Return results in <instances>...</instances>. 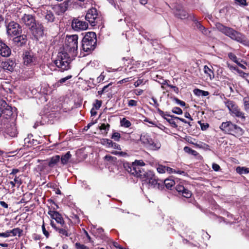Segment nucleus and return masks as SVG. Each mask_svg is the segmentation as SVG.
<instances>
[{
  "label": "nucleus",
  "instance_id": "1",
  "mask_svg": "<svg viewBox=\"0 0 249 249\" xmlns=\"http://www.w3.org/2000/svg\"><path fill=\"white\" fill-rule=\"evenodd\" d=\"M145 163L142 160H135L132 163L124 162V167L129 174L135 177L144 179L149 187L160 189L162 188L163 182L158 179L151 171L146 172L142 168L145 166Z\"/></svg>",
  "mask_w": 249,
  "mask_h": 249
},
{
  "label": "nucleus",
  "instance_id": "2",
  "mask_svg": "<svg viewBox=\"0 0 249 249\" xmlns=\"http://www.w3.org/2000/svg\"><path fill=\"white\" fill-rule=\"evenodd\" d=\"M96 35L94 32L87 33L82 41V50L89 54L93 51L96 46Z\"/></svg>",
  "mask_w": 249,
  "mask_h": 249
},
{
  "label": "nucleus",
  "instance_id": "3",
  "mask_svg": "<svg viewBox=\"0 0 249 249\" xmlns=\"http://www.w3.org/2000/svg\"><path fill=\"white\" fill-rule=\"evenodd\" d=\"M71 58L70 55L65 51H61L58 53L54 63L59 69V71L63 72L69 70L71 68Z\"/></svg>",
  "mask_w": 249,
  "mask_h": 249
},
{
  "label": "nucleus",
  "instance_id": "4",
  "mask_svg": "<svg viewBox=\"0 0 249 249\" xmlns=\"http://www.w3.org/2000/svg\"><path fill=\"white\" fill-rule=\"evenodd\" d=\"M219 128L224 133L234 136L236 135L241 136L244 133V130L241 127L232 123L231 121L222 123Z\"/></svg>",
  "mask_w": 249,
  "mask_h": 249
},
{
  "label": "nucleus",
  "instance_id": "5",
  "mask_svg": "<svg viewBox=\"0 0 249 249\" xmlns=\"http://www.w3.org/2000/svg\"><path fill=\"white\" fill-rule=\"evenodd\" d=\"M85 19L92 26H100L103 24V17L98 13L96 8L89 9L85 16Z\"/></svg>",
  "mask_w": 249,
  "mask_h": 249
},
{
  "label": "nucleus",
  "instance_id": "6",
  "mask_svg": "<svg viewBox=\"0 0 249 249\" xmlns=\"http://www.w3.org/2000/svg\"><path fill=\"white\" fill-rule=\"evenodd\" d=\"M78 36L76 35H67L66 37L64 49L70 53L76 54L78 49Z\"/></svg>",
  "mask_w": 249,
  "mask_h": 249
},
{
  "label": "nucleus",
  "instance_id": "7",
  "mask_svg": "<svg viewBox=\"0 0 249 249\" xmlns=\"http://www.w3.org/2000/svg\"><path fill=\"white\" fill-rule=\"evenodd\" d=\"M224 103L231 116L236 117L243 121L245 120L246 116L245 113L241 110L240 108L234 102L230 100H226Z\"/></svg>",
  "mask_w": 249,
  "mask_h": 249
},
{
  "label": "nucleus",
  "instance_id": "8",
  "mask_svg": "<svg viewBox=\"0 0 249 249\" xmlns=\"http://www.w3.org/2000/svg\"><path fill=\"white\" fill-rule=\"evenodd\" d=\"M6 32L8 36H18L22 32L21 27L18 23L11 21L6 25Z\"/></svg>",
  "mask_w": 249,
  "mask_h": 249
},
{
  "label": "nucleus",
  "instance_id": "9",
  "mask_svg": "<svg viewBox=\"0 0 249 249\" xmlns=\"http://www.w3.org/2000/svg\"><path fill=\"white\" fill-rule=\"evenodd\" d=\"M22 58L24 65L28 67L35 65L37 62L36 57L31 52H25L23 53Z\"/></svg>",
  "mask_w": 249,
  "mask_h": 249
},
{
  "label": "nucleus",
  "instance_id": "10",
  "mask_svg": "<svg viewBox=\"0 0 249 249\" xmlns=\"http://www.w3.org/2000/svg\"><path fill=\"white\" fill-rule=\"evenodd\" d=\"M30 30L34 38L38 40L44 35V27L42 23L36 22Z\"/></svg>",
  "mask_w": 249,
  "mask_h": 249
},
{
  "label": "nucleus",
  "instance_id": "11",
  "mask_svg": "<svg viewBox=\"0 0 249 249\" xmlns=\"http://www.w3.org/2000/svg\"><path fill=\"white\" fill-rule=\"evenodd\" d=\"M226 36L240 43L245 41V36L232 28H230Z\"/></svg>",
  "mask_w": 249,
  "mask_h": 249
},
{
  "label": "nucleus",
  "instance_id": "12",
  "mask_svg": "<svg viewBox=\"0 0 249 249\" xmlns=\"http://www.w3.org/2000/svg\"><path fill=\"white\" fill-rule=\"evenodd\" d=\"M72 28L77 31L85 30L88 28V24L87 22L82 21L79 18H74L71 22Z\"/></svg>",
  "mask_w": 249,
  "mask_h": 249
},
{
  "label": "nucleus",
  "instance_id": "13",
  "mask_svg": "<svg viewBox=\"0 0 249 249\" xmlns=\"http://www.w3.org/2000/svg\"><path fill=\"white\" fill-rule=\"evenodd\" d=\"M13 114L11 107L8 106L5 101H3L1 107H0V117L6 119L10 118Z\"/></svg>",
  "mask_w": 249,
  "mask_h": 249
},
{
  "label": "nucleus",
  "instance_id": "14",
  "mask_svg": "<svg viewBox=\"0 0 249 249\" xmlns=\"http://www.w3.org/2000/svg\"><path fill=\"white\" fill-rule=\"evenodd\" d=\"M16 66V63L15 60L11 59H7L2 61L0 64V67L4 71H13Z\"/></svg>",
  "mask_w": 249,
  "mask_h": 249
},
{
  "label": "nucleus",
  "instance_id": "15",
  "mask_svg": "<svg viewBox=\"0 0 249 249\" xmlns=\"http://www.w3.org/2000/svg\"><path fill=\"white\" fill-rule=\"evenodd\" d=\"M21 21L26 26L29 27V29L33 28L36 23L35 17L30 14H24L21 18Z\"/></svg>",
  "mask_w": 249,
  "mask_h": 249
},
{
  "label": "nucleus",
  "instance_id": "16",
  "mask_svg": "<svg viewBox=\"0 0 249 249\" xmlns=\"http://www.w3.org/2000/svg\"><path fill=\"white\" fill-rule=\"evenodd\" d=\"M50 225L61 236L68 237L71 234L69 233L68 227L66 225V224L64 225V226L63 227L61 226H57L53 221H51Z\"/></svg>",
  "mask_w": 249,
  "mask_h": 249
},
{
  "label": "nucleus",
  "instance_id": "17",
  "mask_svg": "<svg viewBox=\"0 0 249 249\" xmlns=\"http://www.w3.org/2000/svg\"><path fill=\"white\" fill-rule=\"evenodd\" d=\"M175 188L178 194L182 195L183 197L186 198H190L191 197V192L184 186L181 183L177 184Z\"/></svg>",
  "mask_w": 249,
  "mask_h": 249
},
{
  "label": "nucleus",
  "instance_id": "18",
  "mask_svg": "<svg viewBox=\"0 0 249 249\" xmlns=\"http://www.w3.org/2000/svg\"><path fill=\"white\" fill-rule=\"evenodd\" d=\"M40 14L47 23H53L55 20V16L51 10H40Z\"/></svg>",
  "mask_w": 249,
  "mask_h": 249
},
{
  "label": "nucleus",
  "instance_id": "19",
  "mask_svg": "<svg viewBox=\"0 0 249 249\" xmlns=\"http://www.w3.org/2000/svg\"><path fill=\"white\" fill-rule=\"evenodd\" d=\"M11 53V49L0 39V55L2 57H7L9 56Z\"/></svg>",
  "mask_w": 249,
  "mask_h": 249
},
{
  "label": "nucleus",
  "instance_id": "20",
  "mask_svg": "<svg viewBox=\"0 0 249 249\" xmlns=\"http://www.w3.org/2000/svg\"><path fill=\"white\" fill-rule=\"evenodd\" d=\"M48 214L59 224V226L63 227L65 224L61 215L58 212L50 210L48 212Z\"/></svg>",
  "mask_w": 249,
  "mask_h": 249
},
{
  "label": "nucleus",
  "instance_id": "21",
  "mask_svg": "<svg viewBox=\"0 0 249 249\" xmlns=\"http://www.w3.org/2000/svg\"><path fill=\"white\" fill-rule=\"evenodd\" d=\"M14 37L12 41L14 44L18 47H21L26 44L27 37L25 35H18Z\"/></svg>",
  "mask_w": 249,
  "mask_h": 249
},
{
  "label": "nucleus",
  "instance_id": "22",
  "mask_svg": "<svg viewBox=\"0 0 249 249\" xmlns=\"http://www.w3.org/2000/svg\"><path fill=\"white\" fill-rule=\"evenodd\" d=\"M24 141L25 144H26L27 147L36 146L39 143L37 140L33 138V136L32 134L28 135L27 137L24 139Z\"/></svg>",
  "mask_w": 249,
  "mask_h": 249
},
{
  "label": "nucleus",
  "instance_id": "23",
  "mask_svg": "<svg viewBox=\"0 0 249 249\" xmlns=\"http://www.w3.org/2000/svg\"><path fill=\"white\" fill-rule=\"evenodd\" d=\"M14 178L13 181H10L8 182V185L9 186H11V188H14L16 185L18 187H19L21 184L22 183V181L21 180V179L19 178V177H18L17 176H15Z\"/></svg>",
  "mask_w": 249,
  "mask_h": 249
},
{
  "label": "nucleus",
  "instance_id": "24",
  "mask_svg": "<svg viewBox=\"0 0 249 249\" xmlns=\"http://www.w3.org/2000/svg\"><path fill=\"white\" fill-rule=\"evenodd\" d=\"M72 3V0H65L63 2L58 5L60 11L64 14L68 9L69 6Z\"/></svg>",
  "mask_w": 249,
  "mask_h": 249
},
{
  "label": "nucleus",
  "instance_id": "25",
  "mask_svg": "<svg viewBox=\"0 0 249 249\" xmlns=\"http://www.w3.org/2000/svg\"><path fill=\"white\" fill-rule=\"evenodd\" d=\"M152 140L151 137L147 134H142L140 137V141L147 147L149 144H150V142H152Z\"/></svg>",
  "mask_w": 249,
  "mask_h": 249
},
{
  "label": "nucleus",
  "instance_id": "26",
  "mask_svg": "<svg viewBox=\"0 0 249 249\" xmlns=\"http://www.w3.org/2000/svg\"><path fill=\"white\" fill-rule=\"evenodd\" d=\"M60 160V156L55 155L53 156L49 160L48 165L50 168L54 167Z\"/></svg>",
  "mask_w": 249,
  "mask_h": 249
},
{
  "label": "nucleus",
  "instance_id": "27",
  "mask_svg": "<svg viewBox=\"0 0 249 249\" xmlns=\"http://www.w3.org/2000/svg\"><path fill=\"white\" fill-rule=\"evenodd\" d=\"M104 159L107 165H114L117 162V158L110 155H106Z\"/></svg>",
  "mask_w": 249,
  "mask_h": 249
},
{
  "label": "nucleus",
  "instance_id": "28",
  "mask_svg": "<svg viewBox=\"0 0 249 249\" xmlns=\"http://www.w3.org/2000/svg\"><path fill=\"white\" fill-rule=\"evenodd\" d=\"M216 28L222 33L226 35L227 32L229 30H230L231 27H227L223 25L220 22H217L215 23Z\"/></svg>",
  "mask_w": 249,
  "mask_h": 249
},
{
  "label": "nucleus",
  "instance_id": "29",
  "mask_svg": "<svg viewBox=\"0 0 249 249\" xmlns=\"http://www.w3.org/2000/svg\"><path fill=\"white\" fill-rule=\"evenodd\" d=\"M150 149L156 150L160 148L161 147L160 143L158 141H153L152 140V142L147 146Z\"/></svg>",
  "mask_w": 249,
  "mask_h": 249
},
{
  "label": "nucleus",
  "instance_id": "30",
  "mask_svg": "<svg viewBox=\"0 0 249 249\" xmlns=\"http://www.w3.org/2000/svg\"><path fill=\"white\" fill-rule=\"evenodd\" d=\"M71 157V155L70 151L67 152L65 155L62 156L60 159L62 164L63 165L67 164Z\"/></svg>",
  "mask_w": 249,
  "mask_h": 249
},
{
  "label": "nucleus",
  "instance_id": "31",
  "mask_svg": "<svg viewBox=\"0 0 249 249\" xmlns=\"http://www.w3.org/2000/svg\"><path fill=\"white\" fill-rule=\"evenodd\" d=\"M204 72L211 80L214 78V75L213 71L207 65H205L204 67Z\"/></svg>",
  "mask_w": 249,
  "mask_h": 249
},
{
  "label": "nucleus",
  "instance_id": "32",
  "mask_svg": "<svg viewBox=\"0 0 249 249\" xmlns=\"http://www.w3.org/2000/svg\"><path fill=\"white\" fill-rule=\"evenodd\" d=\"M195 95L197 96H207L209 94V92L207 91H204L198 89H195L193 90Z\"/></svg>",
  "mask_w": 249,
  "mask_h": 249
},
{
  "label": "nucleus",
  "instance_id": "33",
  "mask_svg": "<svg viewBox=\"0 0 249 249\" xmlns=\"http://www.w3.org/2000/svg\"><path fill=\"white\" fill-rule=\"evenodd\" d=\"M196 26L202 34L208 35L209 31L200 22L196 21L195 23Z\"/></svg>",
  "mask_w": 249,
  "mask_h": 249
},
{
  "label": "nucleus",
  "instance_id": "34",
  "mask_svg": "<svg viewBox=\"0 0 249 249\" xmlns=\"http://www.w3.org/2000/svg\"><path fill=\"white\" fill-rule=\"evenodd\" d=\"M176 15L181 19H185L188 17L187 13L183 9L177 10L176 12Z\"/></svg>",
  "mask_w": 249,
  "mask_h": 249
},
{
  "label": "nucleus",
  "instance_id": "35",
  "mask_svg": "<svg viewBox=\"0 0 249 249\" xmlns=\"http://www.w3.org/2000/svg\"><path fill=\"white\" fill-rule=\"evenodd\" d=\"M8 231L10 235H12V236H15L18 235V236L20 237L23 231L18 228H17L13 229L12 230H9Z\"/></svg>",
  "mask_w": 249,
  "mask_h": 249
},
{
  "label": "nucleus",
  "instance_id": "36",
  "mask_svg": "<svg viewBox=\"0 0 249 249\" xmlns=\"http://www.w3.org/2000/svg\"><path fill=\"white\" fill-rule=\"evenodd\" d=\"M71 75H68L65 77L61 78L58 82H56L53 86L54 88H57L61 86V84L65 83L67 80L71 79Z\"/></svg>",
  "mask_w": 249,
  "mask_h": 249
},
{
  "label": "nucleus",
  "instance_id": "37",
  "mask_svg": "<svg viewBox=\"0 0 249 249\" xmlns=\"http://www.w3.org/2000/svg\"><path fill=\"white\" fill-rule=\"evenodd\" d=\"M236 171L239 174H246L249 173V168L238 166L236 168Z\"/></svg>",
  "mask_w": 249,
  "mask_h": 249
},
{
  "label": "nucleus",
  "instance_id": "38",
  "mask_svg": "<svg viewBox=\"0 0 249 249\" xmlns=\"http://www.w3.org/2000/svg\"><path fill=\"white\" fill-rule=\"evenodd\" d=\"M110 128V125L108 124H102L100 126L99 128L102 131L103 134H107V131L109 130Z\"/></svg>",
  "mask_w": 249,
  "mask_h": 249
},
{
  "label": "nucleus",
  "instance_id": "39",
  "mask_svg": "<svg viewBox=\"0 0 249 249\" xmlns=\"http://www.w3.org/2000/svg\"><path fill=\"white\" fill-rule=\"evenodd\" d=\"M164 184L167 189H170L173 185H175V181L171 179L167 178L164 180Z\"/></svg>",
  "mask_w": 249,
  "mask_h": 249
},
{
  "label": "nucleus",
  "instance_id": "40",
  "mask_svg": "<svg viewBox=\"0 0 249 249\" xmlns=\"http://www.w3.org/2000/svg\"><path fill=\"white\" fill-rule=\"evenodd\" d=\"M120 124L122 126H124L126 128L129 127L131 125V122L125 118H123L121 120Z\"/></svg>",
  "mask_w": 249,
  "mask_h": 249
},
{
  "label": "nucleus",
  "instance_id": "41",
  "mask_svg": "<svg viewBox=\"0 0 249 249\" xmlns=\"http://www.w3.org/2000/svg\"><path fill=\"white\" fill-rule=\"evenodd\" d=\"M10 131V129L8 128L6 130V133L11 137H15L17 135V131L15 127H13Z\"/></svg>",
  "mask_w": 249,
  "mask_h": 249
},
{
  "label": "nucleus",
  "instance_id": "42",
  "mask_svg": "<svg viewBox=\"0 0 249 249\" xmlns=\"http://www.w3.org/2000/svg\"><path fill=\"white\" fill-rule=\"evenodd\" d=\"M183 149L185 152L189 153V154H191L192 155L196 156L198 154L196 150H193L192 148H191L190 147H188V146H185L184 147Z\"/></svg>",
  "mask_w": 249,
  "mask_h": 249
},
{
  "label": "nucleus",
  "instance_id": "43",
  "mask_svg": "<svg viewBox=\"0 0 249 249\" xmlns=\"http://www.w3.org/2000/svg\"><path fill=\"white\" fill-rule=\"evenodd\" d=\"M102 143L107 147L110 148V146H112V141L107 139H103L102 140Z\"/></svg>",
  "mask_w": 249,
  "mask_h": 249
},
{
  "label": "nucleus",
  "instance_id": "44",
  "mask_svg": "<svg viewBox=\"0 0 249 249\" xmlns=\"http://www.w3.org/2000/svg\"><path fill=\"white\" fill-rule=\"evenodd\" d=\"M111 138L115 141L119 142L121 138V135L118 132H114L112 134Z\"/></svg>",
  "mask_w": 249,
  "mask_h": 249
},
{
  "label": "nucleus",
  "instance_id": "45",
  "mask_svg": "<svg viewBox=\"0 0 249 249\" xmlns=\"http://www.w3.org/2000/svg\"><path fill=\"white\" fill-rule=\"evenodd\" d=\"M75 248L76 249H89L88 246L79 242H76L75 244Z\"/></svg>",
  "mask_w": 249,
  "mask_h": 249
},
{
  "label": "nucleus",
  "instance_id": "46",
  "mask_svg": "<svg viewBox=\"0 0 249 249\" xmlns=\"http://www.w3.org/2000/svg\"><path fill=\"white\" fill-rule=\"evenodd\" d=\"M19 172V169L17 168L13 169L12 170V172L9 174L8 178L10 179L13 178L14 177H15V176H17V174Z\"/></svg>",
  "mask_w": 249,
  "mask_h": 249
},
{
  "label": "nucleus",
  "instance_id": "47",
  "mask_svg": "<svg viewBox=\"0 0 249 249\" xmlns=\"http://www.w3.org/2000/svg\"><path fill=\"white\" fill-rule=\"evenodd\" d=\"M157 111H158V113L160 114V115L162 117H163L164 119H165V118H167L166 117V116L171 117L172 115H170L168 114L167 113V112H164V111L161 110L159 108H158Z\"/></svg>",
  "mask_w": 249,
  "mask_h": 249
},
{
  "label": "nucleus",
  "instance_id": "48",
  "mask_svg": "<svg viewBox=\"0 0 249 249\" xmlns=\"http://www.w3.org/2000/svg\"><path fill=\"white\" fill-rule=\"evenodd\" d=\"M245 110L249 111V98H244L243 99Z\"/></svg>",
  "mask_w": 249,
  "mask_h": 249
},
{
  "label": "nucleus",
  "instance_id": "49",
  "mask_svg": "<svg viewBox=\"0 0 249 249\" xmlns=\"http://www.w3.org/2000/svg\"><path fill=\"white\" fill-rule=\"evenodd\" d=\"M172 118H165V120L172 125L175 128L178 127V125L177 124L176 122L175 121V119L174 118L171 117Z\"/></svg>",
  "mask_w": 249,
  "mask_h": 249
},
{
  "label": "nucleus",
  "instance_id": "50",
  "mask_svg": "<svg viewBox=\"0 0 249 249\" xmlns=\"http://www.w3.org/2000/svg\"><path fill=\"white\" fill-rule=\"evenodd\" d=\"M228 57H229V58L231 60L233 61L235 63L237 64L238 62V61L237 60V58L236 56L234 53H228Z\"/></svg>",
  "mask_w": 249,
  "mask_h": 249
},
{
  "label": "nucleus",
  "instance_id": "51",
  "mask_svg": "<svg viewBox=\"0 0 249 249\" xmlns=\"http://www.w3.org/2000/svg\"><path fill=\"white\" fill-rule=\"evenodd\" d=\"M157 170L159 173H164L166 172L165 166L159 165L157 168Z\"/></svg>",
  "mask_w": 249,
  "mask_h": 249
},
{
  "label": "nucleus",
  "instance_id": "52",
  "mask_svg": "<svg viewBox=\"0 0 249 249\" xmlns=\"http://www.w3.org/2000/svg\"><path fill=\"white\" fill-rule=\"evenodd\" d=\"M102 101L96 99L95 103L93 104V107L95 109H99L102 105Z\"/></svg>",
  "mask_w": 249,
  "mask_h": 249
},
{
  "label": "nucleus",
  "instance_id": "53",
  "mask_svg": "<svg viewBox=\"0 0 249 249\" xmlns=\"http://www.w3.org/2000/svg\"><path fill=\"white\" fill-rule=\"evenodd\" d=\"M172 112L174 113L180 115L182 114V110L178 107H174L172 109Z\"/></svg>",
  "mask_w": 249,
  "mask_h": 249
},
{
  "label": "nucleus",
  "instance_id": "54",
  "mask_svg": "<svg viewBox=\"0 0 249 249\" xmlns=\"http://www.w3.org/2000/svg\"><path fill=\"white\" fill-rule=\"evenodd\" d=\"M42 230L43 233L44 234V235L46 236V237L48 238L50 234H49V232L46 230V229L45 227V225H44V222L42 225Z\"/></svg>",
  "mask_w": 249,
  "mask_h": 249
},
{
  "label": "nucleus",
  "instance_id": "55",
  "mask_svg": "<svg viewBox=\"0 0 249 249\" xmlns=\"http://www.w3.org/2000/svg\"><path fill=\"white\" fill-rule=\"evenodd\" d=\"M171 117L174 118L176 120H178L181 121L182 122H183L184 123L188 124L190 126L192 125V124H190V122L187 121L184 119L181 118H179V117H177V116H171Z\"/></svg>",
  "mask_w": 249,
  "mask_h": 249
},
{
  "label": "nucleus",
  "instance_id": "56",
  "mask_svg": "<svg viewBox=\"0 0 249 249\" xmlns=\"http://www.w3.org/2000/svg\"><path fill=\"white\" fill-rule=\"evenodd\" d=\"M129 107H136L137 106V101L134 100H130L128 102Z\"/></svg>",
  "mask_w": 249,
  "mask_h": 249
},
{
  "label": "nucleus",
  "instance_id": "57",
  "mask_svg": "<svg viewBox=\"0 0 249 249\" xmlns=\"http://www.w3.org/2000/svg\"><path fill=\"white\" fill-rule=\"evenodd\" d=\"M174 100L175 101L176 103L178 104V105H179L181 107H184L185 106L186 103L177 98H175Z\"/></svg>",
  "mask_w": 249,
  "mask_h": 249
},
{
  "label": "nucleus",
  "instance_id": "58",
  "mask_svg": "<svg viewBox=\"0 0 249 249\" xmlns=\"http://www.w3.org/2000/svg\"><path fill=\"white\" fill-rule=\"evenodd\" d=\"M141 84H145V83L143 82V79H138L134 83V85L135 87H138Z\"/></svg>",
  "mask_w": 249,
  "mask_h": 249
},
{
  "label": "nucleus",
  "instance_id": "59",
  "mask_svg": "<svg viewBox=\"0 0 249 249\" xmlns=\"http://www.w3.org/2000/svg\"><path fill=\"white\" fill-rule=\"evenodd\" d=\"M237 72L240 74V76H241L243 78H245L247 76L249 75V73H247L246 72H244L242 70H240L239 69H237Z\"/></svg>",
  "mask_w": 249,
  "mask_h": 249
},
{
  "label": "nucleus",
  "instance_id": "60",
  "mask_svg": "<svg viewBox=\"0 0 249 249\" xmlns=\"http://www.w3.org/2000/svg\"><path fill=\"white\" fill-rule=\"evenodd\" d=\"M227 67L231 71H237V69H238L236 67L233 66L231 65L230 63H227Z\"/></svg>",
  "mask_w": 249,
  "mask_h": 249
},
{
  "label": "nucleus",
  "instance_id": "61",
  "mask_svg": "<svg viewBox=\"0 0 249 249\" xmlns=\"http://www.w3.org/2000/svg\"><path fill=\"white\" fill-rule=\"evenodd\" d=\"M110 147L114 148L118 150H121L120 146L115 142H112V146H110Z\"/></svg>",
  "mask_w": 249,
  "mask_h": 249
},
{
  "label": "nucleus",
  "instance_id": "62",
  "mask_svg": "<svg viewBox=\"0 0 249 249\" xmlns=\"http://www.w3.org/2000/svg\"><path fill=\"white\" fill-rule=\"evenodd\" d=\"M5 22V18L3 15L0 14V28L2 26Z\"/></svg>",
  "mask_w": 249,
  "mask_h": 249
},
{
  "label": "nucleus",
  "instance_id": "63",
  "mask_svg": "<svg viewBox=\"0 0 249 249\" xmlns=\"http://www.w3.org/2000/svg\"><path fill=\"white\" fill-rule=\"evenodd\" d=\"M158 82L162 84V85H165L167 84V81L166 80L163 79L160 76L159 78V80H158Z\"/></svg>",
  "mask_w": 249,
  "mask_h": 249
},
{
  "label": "nucleus",
  "instance_id": "64",
  "mask_svg": "<svg viewBox=\"0 0 249 249\" xmlns=\"http://www.w3.org/2000/svg\"><path fill=\"white\" fill-rule=\"evenodd\" d=\"M212 168L215 171H218L220 169V166L219 165L216 163H213L212 165Z\"/></svg>",
  "mask_w": 249,
  "mask_h": 249
}]
</instances>
